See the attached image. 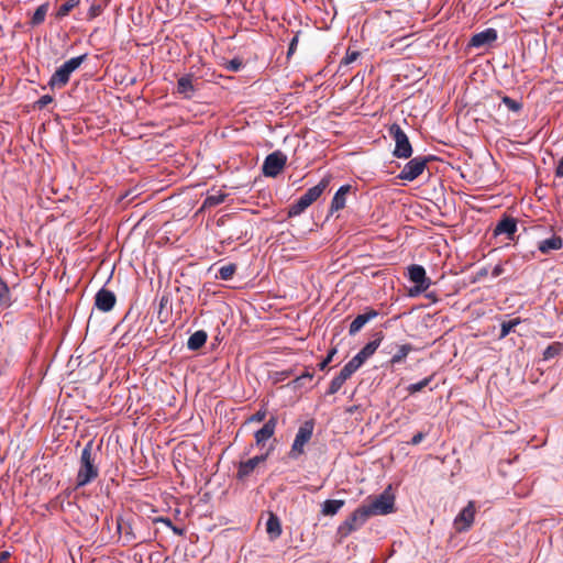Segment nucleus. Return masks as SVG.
<instances>
[{
  "label": "nucleus",
  "mask_w": 563,
  "mask_h": 563,
  "mask_svg": "<svg viewBox=\"0 0 563 563\" xmlns=\"http://www.w3.org/2000/svg\"><path fill=\"white\" fill-rule=\"evenodd\" d=\"M352 375H353V374H352V373H350V371H349L347 368H345V367H343V368L341 369V372L339 373V376H340L341 378H343L345 382H346V380H347Z\"/></svg>",
  "instance_id": "50"
},
{
  "label": "nucleus",
  "mask_w": 563,
  "mask_h": 563,
  "mask_svg": "<svg viewBox=\"0 0 563 563\" xmlns=\"http://www.w3.org/2000/svg\"><path fill=\"white\" fill-rule=\"evenodd\" d=\"M365 360L357 353L349 363L344 365L350 373L354 374L363 364Z\"/></svg>",
  "instance_id": "34"
},
{
  "label": "nucleus",
  "mask_w": 563,
  "mask_h": 563,
  "mask_svg": "<svg viewBox=\"0 0 563 563\" xmlns=\"http://www.w3.org/2000/svg\"><path fill=\"white\" fill-rule=\"evenodd\" d=\"M356 188L352 185H344L335 192L330 211H339L346 207V201L351 198H356Z\"/></svg>",
  "instance_id": "11"
},
{
  "label": "nucleus",
  "mask_w": 563,
  "mask_h": 563,
  "mask_svg": "<svg viewBox=\"0 0 563 563\" xmlns=\"http://www.w3.org/2000/svg\"><path fill=\"white\" fill-rule=\"evenodd\" d=\"M503 103L508 108V110L512 112H519L522 109V103L508 97L504 96L501 98Z\"/></svg>",
  "instance_id": "38"
},
{
  "label": "nucleus",
  "mask_w": 563,
  "mask_h": 563,
  "mask_svg": "<svg viewBox=\"0 0 563 563\" xmlns=\"http://www.w3.org/2000/svg\"><path fill=\"white\" fill-rule=\"evenodd\" d=\"M243 66V62L240 58H233L228 62L225 68L230 71H239Z\"/></svg>",
  "instance_id": "40"
},
{
  "label": "nucleus",
  "mask_w": 563,
  "mask_h": 563,
  "mask_svg": "<svg viewBox=\"0 0 563 563\" xmlns=\"http://www.w3.org/2000/svg\"><path fill=\"white\" fill-rule=\"evenodd\" d=\"M335 354H336V349H335V347L331 349V350L328 352L327 357H325L322 362H320V363L318 364L319 369H320V371H324V369L328 367L329 363L332 361V358H333V356H334Z\"/></svg>",
  "instance_id": "41"
},
{
  "label": "nucleus",
  "mask_w": 563,
  "mask_h": 563,
  "mask_svg": "<svg viewBox=\"0 0 563 563\" xmlns=\"http://www.w3.org/2000/svg\"><path fill=\"white\" fill-rule=\"evenodd\" d=\"M80 0H67L65 3H63L57 12L56 18L63 19L64 16L68 15V13L76 8L79 4Z\"/></svg>",
  "instance_id": "29"
},
{
  "label": "nucleus",
  "mask_w": 563,
  "mask_h": 563,
  "mask_svg": "<svg viewBox=\"0 0 563 563\" xmlns=\"http://www.w3.org/2000/svg\"><path fill=\"white\" fill-rule=\"evenodd\" d=\"M314 423L312 420L305 421L300 427L291 445L289 455L291 459H297L303 453V446L307 444L313 432Z\"/></svg>",
  "instance_id": "7"
},
{
  "label": "nucleus",
  "mask_w": 563,
  "mask_h": 563,
  "mask_svg": "<svg viewBox=\"0 0 563 563\" xmlns=\"http://www.w3.org/2000/svg\"><path fill=\"white\" fill-rule=\"evenodd\" d=\"M519 323H520L519 318L503 322L499 338L500 339L506 338L515 329V327Z\"/></svg>",
  "instance_id": "32"
},
{
  "label": "nucleus",
  "mask_w": 563,
  "mask_h": 563,
  "mask_svg": "<svg viewBox=\"0 0 563 563\" xmlns=\"http://www.w3.org/2000/svg\"><path fill=\"white\" fill-rule=\"evenodd\" d=\"M365 360L357 353L349 363L344 365L350 373L354 374L363 364Z\"/></svg>",
  "instance_id": "37"
},
{
  "label": "nucleus",
  "mask_w": 563,
  "mask_h": 563,
  "mask_svg": "<svg viewBox=\"0 0 563 563\" xmlns=\"http://www.w3.org/2000/svg\"><path fill=\"white\" fill-rule=\"evenodd\" d=\"M312 377H313V374L307 371L302 375H300L296 379H294L292 384H294L295 387H300L301 386V379L311 380Z\"/></svg>",
  "instance_id": "44"
},
{
  "label": "nucleus",
  "mask_w": 563,
  "mask_h": 563,
  "mask_svg": "<svg viewBox=\"0 0 563 563\" xmlns=\"http://www.w3.org/2000/svg\"><path fill=\"white\" fill-rule=\"evenodd\" d=\"M433 159V157L429 156H417L411 158L406 163L404 168L401 169L398 178L401 180L412 181L418 178L427 167V163Z\"/></svg>",
  "instance_id": "8"
},
{
  "label": "nucleus",
  "mask_w": 563,
  "mask_h": 563,
  "mask_svg": "<svg viewBox=\"0 0 563 563\" xmlns=\"http://www.w3.org/2000/svg\"><path fill=\"white\" fill-rule=\"evenodd\" d=\"M389 134L395 141L394 156L398 158H409L412 155V146L407 134L397 123L389 128Z\"/></svg>",
  "instance_id": "5"
},
{
  "label": "nucleus",
  "mask_w": 563,
  "mask_h": 563,
  "mask_svg": "<svg viewBox=\"0 0 563 563\" xmlns=\"http://www.w3.org/2000/svg\"><path fill=\"white\" fill-rule=\"evenodd\" d=\"M563 349V344L560 343V342H554L552 344H550L543 352V358L544 360H550V358H553L554 356L559 355L560 352L562 351Z\"/></svg>",
  "instance_id": "31"
},
{
  "label": "nucleus",
  "mask_w": 563,
  "mask_h": 563,
  "mask_svg": "<svg viewBox=\"0 0 563 563\" xmlns=\"http://www.w3.org/2000/svg\"><path fill=\"white\" fill-rule=\"evenodd\" d=\"M196 91L194 85V75L187 74L181 76L177 81V92L181 95L184 98L189 99L192 97Z\"/></svg>",
  "instance_id": "20"
},
{
  "label": "nucleus",
  "mask_w": 563,
  "mask_h": 563,
  "mask_svg": "<svg viewBox=\"0 0 563 563\" xmlns=\"http://www.w3.org/2000/svg\"><path fill=\"white\" fill-rule=\"evenodd\" d=\"M555 177L563 178V157L559 161L556 165Z\"/></svg>",
  "instance_id": "49"
},
{
  "label": "nucleus",
  "mask_w": 563,
  "mask_h": 563,
  "mask_svg": "<svg viewBox=\"0 0 563 563\" xmlns=\"http://www.w3.org/2000/svg\"><path fill=\"white\" fill-rule=\"evenodd\" d=\"M365 360L357 353L349 363L344 365L350 373L354 374L363 364Z\"/></svg>",
  "instance_id": "36"
},
{
  "label": "nucleus",
  "mask_w": 563,
  "mask_h": 563,
  "mask_svg": "<svg viewBox=\"0 0 563 563\" xmlns=\"http://www.w3.org/2000/svg\"><path fill=\"white\" fill-rule=\"evenodd\" d=\"M475 503L470 501L466 507L462 509V511L456 516L454 519V528L457 532L466 531L468 530L473 522L475 517Z\"/></svg>",
  "instance_id": "10"
},
{
  "label": "nucleus",
  "mask_w": 563,
  "mask_h": 563,
  "mask_svg": "<svg viewBox=\"0 0 563 563\" xmlns=\"http://www.w3.org/2000/svg\"><path fill=\"white\" fill-rule=\"evenodd\" d=\"M277 420L272 417L265 424L255 432V441L257 445H263L269 438L274 435Z\"/></svg>",
  "instance_id": "18"
},
{
  "label": "nucleus",
  "mask_w": 563,
  "mask_h": 563,
  "mask_svg": "<svg viewBox=\"0 0 563 563\" xmlns=\"http://www.w3.org/2000/svg\"><path fill=\"white\" fill-rule=\"evenodd\" d=\"M432 378H433V376H429L418 383L410 384L408 386L407 390L409 391V394H416L418 391H421L424 387H427L431 383Z\"/></svg>",
  "instance_id": "33"
},
{
  "label": "nucleus",
  "mask_w": 563,
  "mask_h": 563,
  "mask_svg": "<svg viewBox=\"0 0 563 563\" xmlns=\"http://www.w3.org/2000/svg\"><path fill=\"white\" fill-rule=\"evenodd\" d=\"M503 272H504L503 266H501V265H496V266L494 267L493 272H492V275H493V277H497V276H499L500 274H503Z\"/></svg>",
  "instance_id": "51"
},
{
  "label": "nucleus",
  "mask_w": 563,
  "mask_h": 563,
  "mask_svg": "<svg viewBox=\"0 0 563 563\" xmlns=\"http://www.w3.org/2000/svg\"><path fill=\"white\" fill-rule=\"evenodd\" d=\"M286 162V155L280 151H275L266 156L262 172L267 177H276L284 169Z\"/></svg>",
  "instance_id": "9"
},
{
  "label": "nucleus",
  "mask_w": 563,
  "mask_h": 563,
  "mask_svg": "<svg viewBox=\"0 0 563 563\" xmlns=\"http://www.w3.org/2000/svg\"><path fill=\"white\" fill-rule=\"evenodd\" d=\"M87 59V54H82L77 57H73L69 60L65 62L60 67H58L55 73L52 75L48 86L54 88H63L65 87L70 78V75L80 67V65Z\"/></svg>",
  "instance_id": "3"
},
{
  "label": "nucleus",
  "mask_w": 563,
  "mask_h": 563,
  "mask_svg": "<svg viewBox=\"0 0 563 563\" xmlns=\"http://www.w3.org/2000/svg\"><path fill=\"white\" fill-rule=\"evenodd\" d=\"M345 383V380L343 378H341L339 375L335 376L331 383H330V386H329V389L327 391L328 395H334L336 394L340 388L343 386V384Z\"/></svg>",
  "instance_id": "39"
},
{
  "label": "nucleus",
  "mask_w": 563,
  "mask_h": 563,
  "mask_svg": "<svg viewBox=\"0 0 563 563\" xmlns=\"http://www.w3.org/2000/svg\"><path fill=\"white\" fill-rule=\"evenodd\" d=\"M363 505L357 507L338 528V534L341 538H346L352 532L361 529L369 519Z\"/></svg>",
  "instance_id": "4"
},
{
  "label": "nucleus",
  "mask_w": 563,
  "mask_h": 563,
  "mask_svg": "<svg viewBox=\"0 0 563 563\" xmlns=\"http://www.w3.org/2000/svg\"><path fill=\"white\" fill-rule=\"evenodd\" d=\"M97 457L98 451L93 450L92 441H89L81 451L79 468L76 476V487H84L98 477L99 467Z\"/></svg>",
  "instance_id": "1"
},
{
  "label": "nucleus",
  "mask_w": 563,
  "mask_h": 563,
  "mask_svg": "<svg viewBox=\"0 0 563 563\" xmlns=\"http://www.w3.org/2000/svg\"><path fill=\"white\" fill-rule=\"evenodd\" d=\"M51 102H53V97L49 96V95H44L42 96L37 101H36V106L38 109H43L44 107H46L47 104H49Z\"/></svg>",
  "instance_id": "43"
},
{
  "label": "nucleus",
  "mask_w": 563,
  "mask_h": 563,
  "mask_svg": "<svg viewBox=\"0 0 563 563\" xmlns=\"http://www.w3.org/2000/svg\"><path fill=\"white\" fill-rule=\"evenodd\" d=\"M0 305L10 306L11 295L7 283L0 277Z\"/></svg>",
  "instance_id": "30"
},
{
  "label": "nucleus",
  "mask_w": 563,
  "mask_h": 563,
  "mask_svg": "<svg viewBox=\"0 0 563 563\" xmlns=\"http://www.w3.org/2000/svg\"><path fill=\"white\" fill-rule=\"evenodd\" d=\"M365 360L357 353L349 363L344 365L350 373L354 374L363 364Z\"/></svg>",
  "instance_id": "35"
},
{
  "label": "nucleus",
  "mask_w": 563,
  "mask_h": 563,
  "mask_svg": "<svg viewBox=\"0 0 563 563\" xmlns=\"http://www.w3.org/2000/svg\"><path fill=\"white\" fill-rule=\"evenodd\" d=\"M301 216H309V213H298V212H295V213H288V217L292 220H296L297 218L301 217Z\"/></svg>",
  "instance_id": "55"
},
{
  "label": "nucleus",
  "mask_w": 563,
  "mask_h": 563,
  "mask_svg": "<svg viewBox=\"0 0 563 563\" xmlns=\"http://www.w3.org/2000/svg\"><path fill=\"white\" fill-rule=\"evenodd\" d=\"M100 12H101L100 5H95L93 4L89 9L88 16H89V19L96 18L97 15L100 14Z\"/></svg>",
  "instance_id": "48"
},
{
  "label": "nucleus",
  "mask_w": 563,
  "mask_h": 563,
  "mask_svg": "<svg viewBox=\"0 0 563 563\" xmlns=\"http://www.w3.org/2000/svg\"><path fill=\"white\" fill-rule=\"evenodd\" d=\"M208 339V334L205 330H198L195 333H192L188 341H187V347L190 351H198L201 349Z\"/></svg>",
  "instance_id": "21"
},
{
  "label": "nucleus",
  "mask_w": 563,
  "mask_h": 563,
  "mask_svg": "<svg viewBox=\"0 0 563 563\" xmlns=\"http://www.w3.org/2000/svg\"><path fill=\"white\" fill-rule=\"evenodd\" d=\"M236 268H238L236 264H233V263L224 265L219 268L217 278H220L222 280H230L233 277V275L235 274Z\"/></svg>",
  "instance_id": "28"
},
{
  "label": "nucleus",
  "mask_w": 563,
  "mask_h": 563,
  "mask_svg": "<svg viewBox=\"0 0 563 563\" xmlns=\"http://www.w3.org/2000/svg\"><path fill=\"white\" fill-rule=\"evenodd\" d=\"M9 551H2L0 552V563H4L10 558Z\"/></svg>",
  "instance_id": "52"
},
{
  "label": "nucleus",
  "mask_w": 563,
  "mask_h": 563,
  "mask_svg": "<svg viewBox=\"0 0 563 563\" xmlns=\"http://www.w3.org/2000/svg\"><path fill=\"white\" fill-rule=\"evenodd\" d=\"M384 339V334L383 332H376L374 334V340L368 342L360 352L358 354L363 357V360H367L368 357H371L377 350V347L379 346V344L382 343Z\"/></svg>",
  "instance_id": "22"
},
{
  "label": "nucleus",
  "mask_w": 563,
  "mask_h": 563,
  "mask_svg": "<svg viewBox=\"0 0 563 563\" xmlns=\"http://www.w3.org/2000/svg\"><path fill=\"white\" fill-rule=\"evenodd\" d=\"M224 198H225V196L222 194L210 195L205 199L202 206L198 209V211H203L205 209L214 208L218 205H220L221 202H223Z\"/></svg>",
  "instance_id": "27"
},
{
  "label": "nucleus",
  "mask_w": 563,
  "mask_h": 563,
  "mask_svg": "<svg viewBox=\"0 0 563 563\" xmlns=\"http://www.w3.org/2000/svg\"><path fill=\"white\" fill-rule=\"evenodd\" d=\"M363 507L369 517L391 514L395 511V496L388 488L374 498H367Z\"/></svg>",
  "instance_id": "2"
},
{
  "label": "nucleus",
  "mask_w": 563,
  "mask_h": 563,
  "mask_svg": "<svg viewBox=\"0 0 563 563\" xmlns=\"http://www.w3.org/2000/svg\"><path fill=\"white\" fill-rule=\"evenodd\" d=\"M409 278L417 285L418 290L424 291L430 286V280L426 276V269L420 265H411L408 268Z\"/></svg>",
  "instance_id": "14"
},
{
  "label": "nucleus",
  "mask_w": 563,
  "mask_h": 563,
  "mask_svg": "<svg viewBox=\"0 0 563 563\" xmlns=\"http://www.w3.org/2000/svg\"><path fill=\"white\" fill-rule=\"evenodd\" d=\"M408 38V36H402V37H399V38H395L390 42L389 46L390 47H396L399 43H401L404 40Z\"/></svg>",
  "instance_id": "53"
},
{
  "label": "nucleus",
  "mask_w": 563,
  "mask_h": 563,
  "mask_svg": "<svg viewBox=\"0 0 563 563\" xmlns=\"http://www.w3.org/2000/svg\"><path fill=\"white\" fill-rule=\"evenodd\" d=\"M497 40V31L495 29H486L479 33H476L472 36L470 41V46L472 47H484L486 45L492 44Z\"/></svg>",
  "instance_id": "15"
},
{
  "label": "nucleus",
  "mask_w": 563,
  "mask_h": 563,
  "mask_svg": "<svg viewBox=\"0 0 563 563\" xmlns=\"http://www.w3.org/2000/svg\"><path fill=\"white\" fill-rule=\"evenodd\" d=\"M117 302V297L113 291L101 288L95 296V306L98 310L108 312L112 310Z\"/></svg>",
  "instance_id": "12"
},
{
  "label": "nucleus",
  "mask_w": 563,
  "mask_h": 563,
  "mask_svg": "<svg viewBox=\"0 0 563 563\" xmlns=\"http://www.w3.org/2000/svg\"><path fill=\"white\" fill-rule=\"evenodd\" d=\"M378 314L379 313L377 310L369 308V307L365 308L364 313L356 316V318L351 322V324L349 327V334L355 335L356 333H358L362 330V328L367 322L375 319Z\"/></svg>",
  "instance_id": "13"
},
{
  "label": "nucleus",
  "mask_w": 563,
  "mask_h": 563,
  "mask_svg": "<svg viewBox=\"0 0 563 563\" xmlns=\"http://www.w3.org/2000/svg\"><path fill=\"white\" fill-rule=\"evenodd\" d=\"M297 44H298V35H295L289 43V47H288V52H287L288 57L295 53V51L297 48Z\"/></svg>",
  "instance_id": "47"
},
{
  "label": "nucleus",
  "mask_w": 563,
  "mask_h": 563,
  "mask_svg": "<svg viewBox=\"0 0 563 563\" xmlns=\"http://www.w3.org/2000/svg\"><path fill=\"white\" fill-rule=\"evenodd\" d=\"M169 528H170V529L173 530V532H174L175 534H177V536H183V534H184V529H181V528H178V527H176V526H174V525H172Z\"/></svg>",
  "instance_id": "54"
},
{
  "label": "nucleus",
  "mask_w": 563,
  "mask_h": 563,
  "mask_svg": "<svg viewBox=\"0 0 563 563\" xmlns=\"http://www.w3.org/2000/svg\"><path fill=\"white\" fill-rule=\"evenodd\" d=\"M360 56V53L357 51H350L347 49L344 58L342 59V63L345 65H349L353 62H355Z\"/></svg>",
  "instance_id": "42"
},
{
  "label": "nucleus",
  "mask_w": 563,
  "mask_h": 563,
  "mask_svg": "<svg viewBox=\"0 0 563 563\" xmlns=\"http://www.w3.org/2000/svg\"><path fill=\"white\" fill-rule=\"evenodd\" d=\"M47 11H48V3L47 2L41 4L40 7H37V9L33 13V16L31 19V24L33 26L42 24L44 22V20H45Z\"/></svg>",
  "instance_id": "26"
},
{
  "label": "nucleus",
  "mask_w": 563,
  "mask_h": 563,
  "mask_svg": "<svg viewBox=\"0 0 563 563\" xmlns=\"http://www.w3.org/2000/svg\"><path fill=\"white\" fill-rule=\"evenodd\" d=\"M266 531L271 539H277L282 534L280 521L276 515L269 514L268 520L266 522Z\"/></svg>",
  "instance_id": "23"
},
{
  "label": "nucleus",
  "mask_w": 563,
  "mask_h": 563,
  "mask_svg": "<svg viewBox=\"0 0 563 563\" xmlns=\"http://www.w3.org/2000/svg\"><path fill=\"white\" fill-rule=\"evenodd\" d=\"M562 246L563 240L556 234H552L550 238L538 242V250L544 255L550 254L552 251H558L562 249Z\"/></svg>",
  "instance_id": "19"
},
{
  "label": "nucleus",
  "mask_w": 563,
  "mask_h": 563,
  "mask_svg": "<svg viewBox=\"0 0 563 563\" xmlns=\"http://www.w3.org/2000/svg\"><path fill=\"white\" fill-rule=\"evenodd\" d=\"M412 350L413 347L409 343L400 345L398 351L390 358V364L396 365L401 363Z\"/></svg>",
  "instance_id": "25"
},
{
  "label": "nucleus",
  "mask_w": 563,
  "mask_h": 563,
  "mask_svg": "<svg viewBox=\"0 0 563 563\" xmlns=\"http://www.w3.org/2000/svg\"><path fill=\"white\" fill-rule=\"evenodd\" d=\"M158 522H163L164 525L170 527L173 523H172V520L169 518H158L157 519Z\"/></svg>",
  "instance_id": "56"
},
{
  "label": "nucleus",
  "mask_w": 563,
  "mask_h": 563,
  "mask_svg": "<svg viewBox=\"0 0 563 563\" xmlns=\"http://www.w3.org/2000/svg\"><path fill=\"white\" fill-rule=\"evenodd\" d=\"M118 530H119V531L121 530V525H120V522H118Z\"/></svg>",
  "instance_id": "57"
},
{
  "label": "nucleus",
  "mask_w": 563,
  "mask_h": 563,
  "mask_svg": "<svg viewBox=\"0 0 563 563\" xmlns=\"http://www.w3.org/2000/svg\"><path fill=\"white\" fill-rule=\"evenodd\" d=\"M329 184L330 177L322 178L316 186L309 188L289 211H303L310 207L323 194Z\"/></svg>",
  "instance_id": "6"
},
{
  "label": "nucleus",
  "mask_w": 563,
  "mask_h": 563,
  "mask_svg": "<svg viewBox=\"0 0 563 563\" xmlns=\"http://www.w3.org/2000/svg\"><path fill=\"white\" fill-rule=\"evenodd\" d=\"M344 506V500L328 499L322 504V514L324 516H334Z\"/></svg>",
  "instance_id": "24"
},
{
  "label": "nucleus",
  "mask_w": 563,
  "mask_h": 563,
  "mask_svg": "<svg viewBox=\"0 0 563 563\" xmlns=\"http://www.w3.org/2000/svg\"><path fill=\"white\" fill-rule=\"evenodd\" d=\"M424 438L426 434L423 432H418L411 438V440L408 443L411 445H418L420 442L423 441Z\"/></svg>",
  "instance_id": "46"
},
{
  "label": "nucleus",
  "mask_w": 563,
  "mask_h": 563,
  "mask_svg": "<svg viewBox=\"0 0 563 563\" xmlns=\"http://www.w3.org/2000/svg\"><path fill=\"white\" fill-rule=\"evenodd\" d=\"M267 456H268V453L254 456L245 462H241L239 464L238 477L240 479H243V478L247 477L249 475H251L253 473V471L257 467L258 464L266 461Z\"/></svg>",
  "instance_id": "16"
},
{
  "label": "nucleus",
  "mask_w": 563,
  "mask_h": 563,
  "mask_svg": "<svg viewBox=\"0 0 563 563\" xmlns=\"http://www.w3.org/2000/svg\"><path fill=\"white\" fill-rule=\"evenodd\" d=\"M516 231L517 220L510 217H504L495 227L494 235L506 234L509 240H512Z\"/></svg>",
  "instance_id": "17"
},
{
  "label": "nucleus",
  "mask_w": 563,
  "mask_h": 563,
  "mask_svg": "<svg viewBox=\"0 0 563 563\" xmlns=\"http://www.w3.org/2000/svg\"><path fill=\"white\" fill-rule=\"evenodd\" d=\"M266 418V410H258L253 416L250 417L249 421L251 422H262Z\"/></svg>",
  "instance_id": "45"
}]
</instances>
